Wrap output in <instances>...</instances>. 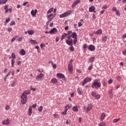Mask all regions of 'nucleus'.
I'll list each match as a JSON object with an SVG mask.
<instances>
[{
  "instance_id": "nucleus-49",
  "label": "nucleus",
  "mask_w": 126,
  "mask_h": 126,
  "mask_svg": "<svg viewBox=\"0 0 126 126\" xmlns=\"http://www.w3.org/2000/svg\"><path fill=\"white\" fill-rule=\"evenodd\" d=\"M23 39V37H19V38H18V41L19 42H21Z\"/></svg>"
},
{
  "instance_id": "nucleus-53",
  "label": "nucleus",
  "mask_w": 126,
  "mask_h": 126,
  "mask_svg": "<svg viewBox=\"0 0 126 126\" xmlns=\"http://www.w3.org/2000/svg\"><path fill=\"white\" fill-rule=\"evenodd\" d=\"M87 48V44H85L83 45V49H84V50H86Z\"/></svg>"
},
{
  "instance_id": "nucleus-16",
  "label": "nucleus",
  "mask_w": 126,
  "mask_h": 126,
  "mask_svg": "<svg viewBox=\"0 0 126 126\" xmlns=\"http://www.w3.org/2000/svg\"><path fill=\"white\" fill-rule=\"evenodd\" d=\"M51 83H53V84H56V83H58V79L55 78H52L50 81Z\"/></svg>"
},
{
  "instance_id": "nucleus-6",
  "label": "nucleus",
  "mask_w": 126,
  "mask_h": 126,
  "mask_svg": "<svg viewBox=\"0 0 126 126\" xmlns=\"http://www.w3.org/2000/svg\"><path fill=\"white\" fill-rule=\"evenodd\" d=\"M91 80H92L91 78L86 77L82 82V86H84V85H85L87 82H89L90 81H91Z\"/></svg>"
},
{
  "instance_id": "nucleus-37",
  "label": "nucleus",
  "mask_w": 126,
  "mask_h": 126,
  "mask_svg": "<svg viewBox=\"0 0 126 126\" xmlns=\"http://www.w3.org/2000/svg\"><path fill=\"white\" fill-rule=\"evenodd\" d=\"M15 62H14V59H12L11 60V65H12V67H13V66H14V63Z\"/></svg>"
},
{
  "instance_id": "nucleus-47",
  "label": "nucleus",
  "mask_w": 126,
  "mask_h": 126,
  "mask_svg": "<svg viewBox=\"0 0 126 126\" xmlns=\"http://www.w3.org/2000/svg\"><path fill=\"white\" fill-rule=\"evenodd\" d=\"M16 38H17V36H16V37H13V38H12L11 40V42H14V41H15V40H16Z\"/></svg>"
},
{
  "instance_id": "nucleus-20",
  "label": "nucleus",
  "mask_w": 126,
  "mask_h": 126,
  "mask_svg": "<svg viewBox=\"0 0 126 126\" xmlns=\"http://www.w3.org/2000/svg\"><path fill=\"white\" fill-rule=\"evenodd\" d=\"M105 118H106V114L103 113L101 115L100 121H103V120H105Z\"/></svg>"
},
{
  "instance_id": "nucleus-9",
  "label": "nucleus",
  "mask_w": 126,
  "mask_h": 126,
  "mask_svg": "<svg viewBox=\"0 0 126 126\" xmlns=\"http://www.w3.org/2000/svg\"><path fill=\"white\" fill-rule=\"evenodd\" d=\"M50 34H55L58 32V30L57 29V28H54L50 31Z\"/></svg>"
},
{
  "instance_id": "nucleus-54",
  "label": "nucleus",
  "mask_w": 126,
  "mask_h": 126,
  "mask_svg": "<svg viewBox=\"0 0 126 126\" xmlns=\"http://www.w3.org/2000/svg\"><path fill=\"white\" fill-rule=\"evenodd\" d=\"M122 53H123V54L124 55V56H126V49L123 50L122 51Z\"/></svg>"
},
{
  "instance_id": "nucleus-19",
  "label": "nucleus",
  "mask_w": 126,
  "mask_h": 126,
  "mask_svg": "<svg viewBox=\"0 0 126 126\" xmlns=\"http://www.w3.org/2000/svg\"><path fill=\"white\" fill-rule=\"evenodd\" d=\"M28 115L29 116H31L32 115V107H31V106H29L28 110Z\"/></svg>"
},
{
  "instance_id": "nucleus-5",
  "label": "nucleus",
  "mask_w": 126,
  "mask_h": 126,
  "mask_svg": "<svg viewBox=\"0 0 126 126\" xmlns=\"http://www.w3.org/2000/svg\"><path fill=\"white\" fill-rule=\"evenodd\" d=\"M57 77L60 79H62L64 81V82H66V79H65V76L63 75V74L62 73H59L57 74Z\"/></svg>"
},
{
  "instance_id": "nucleus-14",
  "label": "nucleus",
  "mask_w": 126,
  "mask_h": 126,
  "mask_svg": "<svg viewBox=\"0 0 126 126\" xmlns=\"http://www.w3.org/2000/svg\"><path fill=\"white\" fill-rule=\"evenodd\" d=\"M80 3V0H77L75 1H74L72 5V8H73V7H75V6H76V5L78 4V3Z\"/></svg>"
},
{
  "instance_id": "nucleus-29",
  "label": "nucleus",
  "mask_w": 126,
  "mask_h": 126,
  "mask_svg": "<svg viewBox=\"0 0 126 126\" xmlns=\"http://www.w3.org/2000/svg\"><path fill=\"white\" fill-rule=\"evenodd\" d=\"M11 59H12V60H15V59H16V56L15 55V54H14V53H12Z\"/></svg>"
},
{
  "instance_id": "nucleus-41",
  "label": "nucleus",
  "mask_w": 126,
  "mask_h": 126,
  "mask_svg": "<svg viewBox=\"0 0 126 126\" xmlns=\"http://www.w3.org/2000/svg\"><path fill=\"white\" fill-rule=\"evenodd\" d=\"M77 42V38H74L73 41V45H75V44H76Z\"/></svg>"
},
{
  "instance_id": "nucleus-24",
  "label": "nucleus",
  "mask_w": 126,
  "mask_h": 126,
  "mask_svg": "<svg viewBox=\"0 0 126 126\" xmlns=\"http://www.w3.org/2000/svg\"><path fill=\"white\" fill-rule=\"evenodd\" d=\"M107 39H108V37H107V36H105L104 37H102L101 39V41L102 42H103L104 43H105V42L107 41Z\"/></svg>"
},
{
  "instance_id": "nucleus-45",
  "label": "nucleus",
  "mask_w": 126,
  "mask_h": 126,
  "mask_svg": "<svg viewBox=\"0 0 126 126\" xmlns=\"http://www.w3.org/2000/svg\"><path fill=\"white\" fill-rule=\"evenodd\" d=\"M92 68H93V64H92L90 65V66L89 67L88 69L89 70H91L92 69Z\"/></svg>"
},
{
  "instance_id": "nucleus-2",
  "label": "nucleus",
  "mask_w": 126,
  "mask_h": 126,
  "mask_svg": "<svg viewBox=\"0 0 126 126\" xmlns=\"http://www.w3.org/2000/svg\"><path fill=\"white\" fill-rule=\"evenodd\" d=\"M21 98L22 99L21 100V104L23 105L26 104V102H27L28 97H27V95L24 94V93L22 94Z\"/></svg>"
},
{
  "instance_id": "nucleus-48",
  "label": "nucleus",
  "mask_w": 126,
  "mask_h": 126,
  "mask_svg": "<svg viewBox=\"0 0 126 126\" xmlns=\"http://www.w3.org/2000/svg\"><path fill=\"white\" fill-rule=\"evenodd\" d=\"M36 106H37V104L36 103L32 105V106H31L32 109V108H33V109H35L36 108Z\"/></svg>"
},
{
  "instance_id": "nucleus-33",
  "label": "nucleus",
  "mask_w": 126,
  "mask_h": 126,
  "mask_svg": "<svg viewBox=\"0 0 126 126\" xmlns=\"http://www.w3.org/2000/svg\"><path fill=\"white\" fill-rule=\"evenodd\" d=\"M94 97L95 98V99H100V98H101V95H100V94H96Z\"/></svg>"
},
{
  "instance_id": "nucleus-42",
  "label": "nucleus",
  "mask_w": 126,
  "mask_h": 126,
  "mask_svg": "<svg viewBox=\"0 0 126 126\" xmlns=\"http://www.w3.org/2000/svg\"><path fill=\"white\" fill-rule=\"evenodd\" d=\"M115 12L117 15H118V16H121V13H120V11L117 10Z\"/></svg>"
},
{
  "instance_id": "nucleus-57",
  "label": "nucleus",
  "mask_w": 126,
  "mask_h": 126,
  "mask_svg": "<svg viewBox=\"0 0 126 126\" xmlns=\"http://www.w3.org/2000/svg\"><path fill=\"white\" fill-rule=\"evenodd\" d=\"M7 30L8 32H11V31H12V28H8Z\"/></svg>"
},
{
  "instance_id": "nucleus-43",
  "label": "nucleus",
  "mask_w": 126,
  "mask_h": 126,
  "mask_svg": "<svg viewBox=\"0 0 126 126\" xmlns=\"http://www.w3.org/2000/svg\"><path fill=\"white\" fill-rule=\"evenodd\" d=\"M10 25H11V26H12V25H15V22H14V21H12L10 23Z\"/></svg>"
},
{
  "instance_id": "nucleus-56",
  "label": "nucleus",
  "mask_w": 126,
  "mask_h": 126,
  "mask_svg": "<svg viewBox=\"0 0 126 126\" xmlns=\"http://www.w3.org/2000/svg\"><path fill=\"white\" fill-rule=\"evenodd\" d=\"M72 33V31H67V35H70V34H71Z\"/></svg>"
},
{
  "instance_id": "nucleus-35",
  "label": "nucleus",
  "mask_w": 126,
  "mask_h": 126,
  "mask_svg": "<svg viewBox=\"0 0 126 126\" xmlns=\"http://www.w3.org/2000/svg\"><path fill=\"white\" fill-rule=\"evenodd\" d=\"M23 93H24V94L25 95H29L30 94V92L29 91H25V92H24Z\"/></svg>"
},
{
  "instance_id": "nucleus-27",
  "label": "nucleus",
  "mask_w": 126,
  "mask_h": 126,
  "mask_svg": "<svg viewBox=\"0 0 126 126\" xmlns=\"http://www.w3.org/2000/svg\"><path fill=\"white\" fill-rule=\"evenodd\" d=\"M34 31L32 30L28 31V34L29 35H33V34H34Z\"/></svg>"
},
{
  "instance_id": "nucleus-55",
  "label": "nucleus",
  "mask_w": 126,
  "mask_h": 126,
  "mask_svg": "<svg viewBox=\"0 0 126 126\" xmlns=\"http://www.w3.org/2000/svg\"><path fill=\"white\" fill-rule=\"evenodd\" d=\"M10 20V18H9L8 19H6L5 20V23H8V22H9Z\"/></svg>"
},
{
  "instance_id": "nucleus-15",
  "label": "nucleus",
  "mask_w": 126,
  "mask_h": 126,
  "mask_svg": "<svg viewBox=\"0 0 126 126\" xmlns=\"http://www.w3.org/2000/svg\"><path fill=\"white\" fill-rule=\"evenodd\" d=\"M88 49L90 50V51H91L92 52H93V51L95 50V46L93 45H90L88 47Z\"/></svg>"
},
{
  "instance_id": "nucleus-64",
  "label": "nucleus",
  "mask_w": 126,
  "mask_h": 126,
  "mask_svg": "<svg viewBox=\"0 0 126 126\" xmlns=\"http://www.w3.org/2000/svg\"><path fill=\"white\" fill-rule=\"evenodd\" d=\"M5 110H9V106L6 105L5 107Z\"/></svg>"
},
{
  "instance_id": "nucleus-32",
  "label": "nucleus",
  "mask_w": 126,
  "mask_h": 126,
  "mask_svg": "<svg viewBox=\"0 0 126 126\" xmlns=\"http://www.w3.org/2000/svg\"><path fill=\"white\" fill-rule=\"evenodd\" d=\"M120 118L114 119L113 121V124H115L116 123H118V122H119L120 121Z\"/></svg>"
},
{
  "instance_id": "nucleus-18",
  "label": "nucleus",
  "mask_w": 126,
  "mask_h": 126,
  "mask_svg": "<svg viewBox=\"0 0 126 126\" xmlns=\"http://www.w3.org/2000/svg\"><path fill=\"white\" fill-rule=\"evenodd\" d=\"M30 42L31 44H33V45H37L38 44V42L36 40L30 39Z\"/></svg>"
},
{
  "instance_id": "nucleus-60",
  "label": "nucleus",
  "mask_w": 126,
  "mask_h": 126,
  "mask_svg": "<svg viewBox=\"0 0 126 126\" xmlns=\"http://www.w3.org/2000/svg\"><path fill=\"white\" fill-rule=\"evenodd\" d=\"M117 80H118L119 81H120V80H121V76H118L116 77Z\"/></svg>"
},
{
  "instance_id": "nucleus-50",
  "label": "nucleus",
  "mask_w": 126,
  "mask_h": 126,
  "mask_svg": "<svg viewBox=\"0 0 126 126\" xmlns=\"http://www.w3.org/2000/svg\"><path fill=\"white\" fill-rule=\"evenodd\" d=\"M44 47H46V45L44 43H41L40 45V47L43 49Z\"/></svg>"
},
{
  "instance_id": "nucleus-62",
  "label": "nucleus",
  "mask_w": 126,
  "mask_h": 126,
  "mask_svg": "<svg viewBox=\"0 0 126 126\" xmlns=\"http://www.w3.org/2000/svg\"><path fill=\"white\" fill-rule=\"evenodd\" d=\"M77 71L79 73H81V72H82V71L81 70L79 69H77Z\"/></svg>"
},
{
  "instance_id": "nucleus-11",
  "label": "nucleus",
  "mask_w": 126,
  "mask_h": 126,
  "mask_svg": "<svg viewBox=\"0 0 126 126\" xmlns=\"http://www.w3.org/2000/svg\"><path fill=\"white\" fill-rule=\"evenodd\" d=\"M95 6H91L90 8H89V11L90 12H94V13H96V11H95Z\"/></svg>"
},
{
  "instance_id": "nucleus-7",
  "label": "nucleus",
  "mask_w": 126,
  "mask_h": 126,
  "mask_svg": "<svg viewBox=\"0 0 126 126\" xmlns=\"http://www.w3.org/2000/svg\"><path fill=\"white\" fill-rule=\"evenodd\" d=\"M44 77V74L42 73H40V74L38 75L36 77V80L37 81H39V80L42 81L43 80V78Z\"/></svg>"
},
{
  "instance_id": "nucleus-63",
  "label": "nucleus",
  "mask_w": 126,
  "mask_h": 126,
  "mask_svg": "<svg viewBox=\"0 0 126 126\" xmlns=\"http://www.w3.org/2000/svg\"><path fill=\"white\" fill-rule=\"evenodd\" d=\"M120 87H121V85H120L119 84L117 85V86L116 87V89H119V88H120Z\"/></svg>"
},
{
  "instance_id": "nucleus-10",
  "label": "nucleus",
  "mask_w": 126,
  "mask_h": 126,
  "mask_svg": "<svg viewBox=\"0 0 126 126\" xmlns=\"http://www.w3.org/2000/svg\"><path fill=\"white\" fill-rule=\"evenodd\" d=\"M37 10L36 9H35L34 10V9H32L31 13L32 16H33V17H35V16H36V14H37Z\"/></svg>"
},
{
  "instance_id": "nucleus-23",
  "label": "nucleus",
  "mask_w": 126,
  "mask_h": 126,
  "mask_svg": "<svg viewBox=\"0 0 126 126\" xmlns=\"http://www.w3.org/2000/svg\"><path fill=\"white\" fill-rule=\"evenodd\" d=\"M72 36H73V39H76V38H77V34H76V32H73L72 33Z\"/></svg>"
},
{
  "instance_id": "nucleus-28",
  "label": "nucleus",
  "mask_w": 126,
  "mask_h": 126,
  "mask_svg": "<svg viewBox=\"0 0 126 126\" xmlns=\"http://www.w3.org/2000/svg\"><path fill=\"white\" fill-rule=\"evenodd\" d=\"M72 110L74 112H78V108H77V106H73L72 107Z\"/></svg>"
},
{
  "instance_id": "nucleus-3",
  "label": "nucleus",
  "mask_w": 126,
  "mask_h": 126,
  "mask_svg": "<svg viewBox=\"0 0 126 126\" xmlns=\"http://www.w3.org/2000/svg\"><path fill=\"white\" fill-rule=\"evenodd\" d=\"M73 10H69L68 11H66V12L61 14L60 15V18H63L64 17H66V16H68V15H70L71 12H72Z\"/></svg>"
},
{
  "instance_id": "nucleus-59",
  "label": "nucleus",
  "mask_w": 126,
  "mask_h": 126,
  "mask_svg": "<svg viewBox=\"0 0 126 126\" xmlns=\"http://www.w3.org/2000/svg\"><path fill=\"white\" fill-rule=\"evenodd\" d=\"M93 20H94V19H96V15H95V14H93Z\"/></svg>"
},
{
  "instance_id": "nucleus-38",
  "label": "nucleus",
  "mask_w": 126,
  "mask_h": 126,
  "mask_svg": "<svg viewBox=\"0 0 126 126\" xmlns=\"http://www.w3.org/2000/svg\"><path fill=\"white\" fill-rule=\"evenodd\" d=\"M38 111H39V112H42V111H43V106H40L38 108Z\"/></svg>"
},
{
  "instance_id": "nucleus-26",
  "label": "nucleus",
  "mask_w": 126,
  "mask_h": 126,
  "mask_svg": "<svg viewBox=\"0 0 126 126\" xmlns=\"http://www.w3.org/2000/svg\"><path fill=\"white\" fill-rule=\"evenodd\" d=\"M68 46H70L69 49L71 51V52H73L74 51V47H73V45H68Z\"/></svg>"
},
{
  "instance_id": "nucleus-46",
  "label": "nucleus",
  "mask_w": 126,
  "mask_h": 126,
  "mask_svg": "<svg viewBox=\"0 0 126 126\" xmlns=\"http://www.w3.org/2000/svg\"><path fill=\"white\" fill-rule=\"evenodd\" d=\"M54 14L53 13H51L50 15H47V19H50V17H52Z\"/></svg>"
},
{
  "instance_id": "nucleus-17",
  "label": "nucleus",
  "mask_w": 126,
  "mask_h": 126,
  "mask_svg": "<svg viewBox=\"0 0 126 126\" xmlns=\"http://www.w3.org/2000/svg\"><path fill=\"white\" fill-rule=\"evenodd\" d=\"M102 32H103L102 31V30L100 29V30H98L94 33V34H96V35H101V34H102Z\"/></svg>"
},
{
  "instance_id": "nucleus-34",
  "label": "nucleus",
  "mask_w": 126,
  "mask_h": 126,
  "mask_svg": "<svg viewBox=\"0 0 126 126\" xmlns=\"http://www.w3.org/2000/svg\"><path fill=\"white\" fill-rule=\"evenodd\" d=\"M94 60H95V57H92L90 59L89 61L91 63L94 62Z\"/></svg>"
},
{
  "instance_id": "nucleus-58",
  "label": "nucleus",
  "mask_w": 126,
  "mask_h": 126,
  "mask_svg": "<svg viewBox=\"0 0 126 126\" xmlns=\"http://www.w3.org/2000/svg\"><path fill=\"white\" fill-rule=\"evenodd\" d=\"M53 68H57V64L56 63H53L52 65Z\"/></svg>"
},
{
  "instance_id": "nucleus-4",
  "label": "nucleus",
  "mask_w": 126,
  "mask_h": 126,
  "mask_svg": "<svg viewBox=\"0 0 126 126\" xmlns=\"http://www.w3.org/2000/svg\"><path fill=\"white\" fill-rule=\"evenodd\" d=\"M72 63H73V60H71L68 63V70L70 71V73H72L73 71V67L72 66Z\"/></svg>"
},
{
  "instance_id": "nucleus-21",
  "label": "nucleus",
  "mask_w": 126,
  "mask_h": 126,
  "mask_svg": "<svg viewBox=\"0 0 126 126\" xmlns=\"http://www.w3.org/2000/svg\"><path fill=\"white\" fill-rule=\"evenodd\" d=\"M20 54L22 55V56H25V54H26V52H25V50L24 49H21L20 51Z\"/></svg>"
},
{
  "instance_id": "nucleus-12",
  "label": "nucleus",
  "mask_w": 126,
  "mask_h": 126,
  "mask_svg": "<svg viewBox=\"0 0 126 126\" xmlns=\"http://www.w3.org/2000/svg\"><path fill=\"white\" fill-rule=\"evenodd\" d=\"M2 124L5 126H8V125H9V119H7L5 120H3L2 122Z\"/></svg>"
},
{
  "instance_id": "nucleus-1",
  "label": "nucleus",
  "mask_w": 126,
  "mask_h": 126,
  "mask_svg": "<svg viewBox=\"0 0 126 126\" xmlns=\"http://www.w3.org/2000/svg\"><path fill=\"white\" fill-rule=\"evenodd\" d=\"M99 87H101V83L98 82V80L96 79L94 80V82L93 83L92 88H96V89H97V88H99Z\"/></svg>"
},
{
  "instance_id": "nucleus-22",
  "label": "nucleus",
  "mask_w": 126,
  "mask_h": 126,
  "mask_svg": "<svg viewBox=\"0 0 126 126\" xmlns=\"http://www.w3.org/2000/svg\"><path fill=\"white\" fill-rule=\"evenodd\" d=\"M91 95L93 96V97H95L96 95H97V92H96V91H92Z\"/></svg>"
},
{
  "instance_id": "nucleus-51",
  "label": "nucleus",
  "mask_w": 126,
  "mask_h": 126,
  "mask_svg": "<svg viewBox=\"0 0 126 126\" xmlns=\"http://www.w3.org/2000/svg\"><path fill=\"white\" fill-rule=\"evenodd\" d=\"M7 0H2V3L4 4V3H6L7 2Z\"/></svg>"
},
{
  "instance_id": "nucleus-36",
  "label": "nucleus",
  "mask_w": 126,
  "mask_h": 126,
  "mask_svg": "<svg viewBox=\"0 0 126 126\" xmlns=\"http://www.w3.org/2000/svg\"><path fill=\"white\" fill-rule=\"evenodd\" d=\"M78 94L79 95H81L82 94V92L80 90L79 88L77 89Z\"/></svg>"
},
{
  "instance_id": "nucleus-13",
  "label": "nucleus",
  "mask_w": 126,
  "mask_h": 126,
  "mask_svg": "<svg viewBox=\"0 0 126 126\" xmlns=\"http://www.w3.org/2000/svg\"><path fill=\"white\" fill-rule=\"evenodd\" d=\"M92 107H93L92 105L89 104L87 107L86 113H88V112H90V111H91V109H92Z\"/></svg>"
},
{
  "instance_id": "nucleus-52",
  "label": "nucleus",
  "mask_w": 126,
  "mask_h": 126,
  "mask_svg": "<svg viewBox=\"0 0 126 126\" xmlns=\"http://www.w3.org/2000/svg\"><path fill=\"white\" fill-rule=\"evenodd\" d=\"M112 10H113V11H117L118 10L117 9V7H113V8H112Z\"/></svg>"
},
{
  "instance_id": "nucleus-39",
  "label": "nucleus",
  "mask_w": 126,
  "mask_h": 126,
  "mask_svg": "<svg viewBox=\"0 0 126 126\" xmlns=\"http://www.w3.org/2000/svg\"><path fill=\"white\" fill-rule=\"evenodd\" d=\"M108 94L109 95H113V90H110L108 91Z\"/></svg>"
},
{
  "instance_id": "nucleus-44",
  "label": "nucleus",
  "mask_w": 126,
  "mask_h": 126,
  "mask_svg": "<svg viewBox=\"0 0 126 126\" xmlns=\"http://www.w3.org/2000/svg\"><path fill=\"white\" fill-rule=\"evenodd\" d=\"M106 126V123H105L104 122L101 123L99 125V126Z\"/></svg>"
},
{
  "instance_id": "nucleus-31",
  "label": "nucleus",
  "mask_w": 126,
  "mask_h": 126,
  "mask_svg": "<svg viewBox=\"0 0 126 126\" xmlns=\"http://www.w3.org/2000/svg\"><path fill=\"white\" fill-rule=\"evenodd\" d=\"M53 10H54V8H50L48 11L47 12V14H49V13H51L53 12Z\"/></svg>"
},
{
  "instance_id": "nucleus-40",
  "label": "nucleus",
  "mask_w": 126,
  "mask_h": 126,
  "mask_svg": "<svg viewBox=\"0 0 126 126\" xmlns=\"http://www.w3.org/2000/svg\"><path fill=\"white\" fill-rule=\"evenodd\" d=\"M108 84H112L113 83V79H110L108 82Z\"/></svg>"
},
{
  "instance_id": "nucleus-25",
  "label": "nucleus",
  "mask_w": 126,
  "mask_h": 126,
  "mask_svg": "<svg viewBox=\"0 0 126 126\" xmlns=\"http://www.w3.org/2000/svg\"><path fill=\"white\" fill-rule=\"evenodd\" d=\"M66 36H67V34H66V33H64L62 36L61 41H63Z\"/></svg>"
},
{
  "instance_id": "nucleus-61",
  "label": "nucleus",
  "mask_w": 126,
  "mask_h": 126,
  "mask_svg": "<svg viewBox=\"0 0 126 126\" xmlns=\"http://www.w3.org/2000/svg\"><path fill=\"white\" fill-rule=\"evenodd\" d=\"M70 107H68V104L66 105L65 106V109H70Z\"/></svg>"
},
{
  "instance_id": "nucleus-30",
  "label": "nucleus",
  "mask_w": 126,
  "mask_h": 126,
  "mask_svg": "<svg viewBox=\"0 0 126 126\" xmlns=\"http://www.w3.org/2000/svg\"><path fill=\"white\" fill-rule=\"evenodd\" d=\"M54 19V17H52L51 18H50L49 20L47 21V23H46V24L47 25V26H48L49 24L50 23V22H51L52 21V20Z\"/></svg>"
},
{
  "instance_id": "nucleus-8",
  "label": "nucleus",
  "mask_w": 126,
  "mask_h": 126,
  "mask_svg": "<svg viewBox=\"0 0 126 126\" xmlns=\"http://www.w3.org/2000/svg\"><path fill=\"white\" fill-rule=\"evenodd\" d=\"M66 43L67 45H73V40H72V38L67 39L66 40Z\"/></svg>"
}]
</instances>
